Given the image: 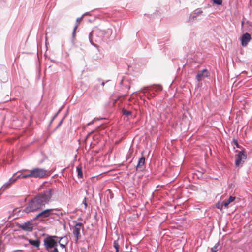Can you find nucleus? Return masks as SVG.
<instances>
[{"mask_svg": "<svg viewBox=\"0 0 252 252\" xmlns=\"http://www.w3.org/2000/svg\"><path fill=\"white\" fill-rule=\"evenodd\" d=\"M55 192L53 188H48L42 192L38 193L28 203L24 211L27 213L37 211L48 204L52 200Z\"/></svg>", "mask_w": 252, "mask_h": 252, "instance_id": "f257e3e1", "label": "nucleus"}, {"mask_svg": "<svg viewBox=\"0 0 252 252\" xmlns=\"http://www.w3.org/2000/svg\"><path fill=\"white\" fill-rule=\"evenodd\" d=\"M224 206L223 202H218L216 205V207L220 210H221Z\"/></svg>", "mask_w": 252, "mask_h": 252, "instance_id": "5701e85b", "label": "nucleus"}, {"mask_svg": "<svg viewBox=\"0 0 252 252\" xmlns=\"http://www.w3.org/2000/svg\"><path fill=\"white\" fill-rule=\"evenodd\" d=\"M31 171L34 178H43L48 176V171L44 168L35 167L31 169Z\"/></svg>", "mask_w": 252, "mask_h": 252, "instance_id": "20e7f679", "label": "nucleus"}, {"mask_svg": "<svg viewBox=\"0 0 252 252\" xmlns=\"http://www.w3.org/2000/svg\"><path fill=\"white\" fill-rule=\"evenodd\" d=\"M52 211V209H47L46 210H44L42 211H41L40 213H38L35 217V219H37V218L39 217H43V218H46L50 215H51V211Z\"/></svg>", "mask_w": 252, "mask_h": 252, "instance_id": "9b49d317", "label": "nucleus"}, {"mask_svg": "<svg viewBox=\"0 0 252 252\" xmlns=\"http://www.w3.org/2000/svg\"><path fill=\"white\" fill-rule=\"evenodd\" d=\"M63 119L61 120V121H60V122L59 123V125H58V126H59L61 125V124L62 123V122H63Z\"/></svg>", "mask_w": 252, "mask_h": 252, "instance_id": "c756f323", "label": "nucleus"}, {"mask_svg": "<svg viewBox=\"0 0 252 252\" xmlns=\"http://www.w3.org/2000/svg\"><path fill=\"white\" fill-rule=\"evenodd\" d=\"M202 12L203 11L200 9H197L194 11L192 12L189 15V22L193 21L195 18L200 16L202 13Z\"/></svg>", "mask_w": 252, "mask_h": 252, "instance_id": "9d476101", "label": "nucleus"}, {"mask_svg": "<svg viewBox=\"0 0 252 252\" xmlns=\"http://www.w3.org/2000/svg\"><path fill=\"white\" fill-rule=\"evenodd\" d=\"M116 252H119V251H117V250H115Z\"/></svg>", "mask_w": 252, "mask_h": 252, "instance_id": "72a5a7b5", "label": "nucleus"}, {"mask_svg": "<svg viewBox=\"0 0 252 252\" xmlns=\"http://www.w3.org/2000/svg\"><path fill=\"white\" fill-rule=\"evenodd\" d=\"M213 1L217 5H221L222 3V0H213Z\"/></svg>", "mask_w": 252, "mask_h": 252, "instance_id": "393cba45", "label": "nucleus"}, {"mask_svg": "<svg viewBox=\"0 0 252 252\" xmlns=\"http://www.w3.org/2000/svg\"><path fill=\"white\" fill-rule=\"evenodd\" d=\"M82 229L83 231V225L81 222H77L74 228H73V234L75 237V241L77 242L78 240L80 238V231Z\"/></svg>", "mask_w": 252, "mask_h": 252, "instance_id": "39448f33", "label": "nucleus"}, {"mask_svg": "<svg viewBox=\"0 0 252 252\" xmlns=\"http://www.w3.org/2000/svg\"><path fill=\"white\" fill-rule=\"evenodd\" d=\"M19 227L24 231H32L33 229V224L30 221H28L19 225Z\"/></svg>", "mask_w": 252, "mask_h": 252, "instance_id": "0eeeda50", "label": "nucleus"}, {"mask_svg": "<svg viewBox=\"0 0 252 252\" xmlns=\"http://www.w3.org/2000/svg\"><path fill=\"white\" fill-rule=\"evenodd\" d=\"M24 171H28V172H29V173L28 174H23V177H22L23 179H26V178H33L31 170H29L27 169H25V170H24Z\"/></svg>", "mask_w": 252, "mask_h": 252, "instance_id": "f3484780", "label": "nucleus"}, {"mask_svg": "<svg viewBox=\"0 0 252 252\" xmlns=\"http://www.w3.org/2000/svg\"><path fill=\"white\" fill-rule=\"evenodd\" d=\"M235 144L236 145L237 147H239L237 141H235Z\"/></svg>", "mask_w": 252, "mask_h": 252, "instance_id": "7c9ffc66", "label": "nucleus"}, {"mask_svg": "<svg viewBox=\"0 0 252 252\" xmlns=\"http://www.w3.org/2000/svg\"><path fill=\"white\" fill-rule=\"evenodd\" d=\"M113 247L115 249V250L119 251V245L118 243V240H115L113 242Z\"/></svg>", "mask_w": 252, "mask_h": 252, "instance_id": "412c9836", "label": "nucleus"}, {"mask_svg": "<svg viewBox=\"0 0 252 252\" xmlns=\"http://www.w3.org/2000/svg\"><path fill=\"white\" fill-rule=\"evenodd\" d=\"M94 120H94L92 121H91V122L89 123L88 124V125H91L93 124L94 123Z\"/></svg>", "mask_w": 252, "mask_h": 252, "instance_id": "c85d7f7f", "label": "nucleus"}, {"mask_svg": "<svg viewBox=\"0 0 252 252\" xmlns=\"http://www.w3.org/2000/svg\"><path fill=\"white\" fill-rule=\"evenodd\" d=\"M59 111H58V113H57V114L55 116V117H56V116L58 114V113H59Z\"/></svg>", "mask_w": 252, "mask_h": 252, "instance_id": "473e14b6", "label": "nucleus"}, {"mask_svg": "<svg viewBox=\"0 0 252 252\" xmlns=\"http://www.w3.org/2000/svg\"><path fill=\"white\" fill-rule=\"evenodd\" d=\"M104 84H105V83H104V82H102V83H101V85H102V86H104Z\"/></svg>", "mask_w": 252, "mask_h": 252, "instance_id": "2f4dec72", "label": "nucleus"}, {"mask_svg": "<svg viewBox=\"0 0 252 252\" xmlns=\"http://www.w3.org/2000/svg\"><path fill=\"white\" fill-rule=\"evenodd\" d=\"M219 246V242L217 243L215 245L211 248V252H216L218 250V247Z\"/></svg>", "mask_w": 252, "mask_h": 252, "instance_id": "4be33fe9", "label": "nucleus"}, {"mask_svg": "<svg viewBox=\"0 0 252 252\" xmlns=\"http://www.w3.org/2000/svg\"><path fill=\"white\" fill-rule=\"evenodd\" d=\"M209 76V72L206 69L199 71L196 76V79L198 81L203 80L204 78Z\"/></svg>", "mask_w": 252, "mask_h": 252, "instance_id": "6e6552de", "label": "nucleus"}, {"mask_svg": "<svg viewBox=\"0 0 252 252\" xmlns=\"http://www.w3.org/2000/svg\"><path fill=\"white\" fill-rule=\"evenodd\" d=\"M23 175L22 174H20L17 176V177L15 179H23Z\"/></svg>", "mask_w": 252, "mask_h": 252, "instance_id": "bb28decb", "label": "nucleus"}, {"mask_svg": "<svg viewBox=\"0 0 252 252\" xmlns=\"http://www.w3.org/2000/svg\"><path fill=\"white\" fill-rule=\"evenodd\" d=\"M60 246V247L62 248V249H64L65 248V245H64V244H61L60 243H58Z\"/></svg>", "mask_w": 252, "mask_h": 252, "instance_id": "cd10ccee", "label": "nucleus"}, {"mask_svg": "<svg viewBox=\"0 0 252 252\" xmlns=\"http://www.w3.org/2000/svg\"><path fill=\"white\" fill-rule=\"evenodd\" d=\"M76 170L77 172V176L79 178H82L83 177V172L81 167L77 166L76 167Z\"/></svg>", "mask_w": 252, "mask_h": 252, "instance_id": "6ab92c4d", "label": "nucleus"}, {"mask_svg": "<svg viewBox=\"0 0 252 252\" xmlns=\"http://www.w3.org/2000/svg\"><path fill=\"white\" fill-rule=\"evenodd\" d=\"M26 240L28 241L31 245L35 247L36 248H38L39 247L40 242L39 239L33 240L26 238Z\"/></svg>", "mask_w": 252, "mask_h": 252, "instance_id": "ddd939ff", "label": "nucleus"}, {"mask_svg": "<svg viewBox=\"0 0 252 252\" xmlns=\"http://www.w3.org/2000/svg\"><path fill=\"white\" fill-rule=\"evenodd\" d=\"M83 203L85 205V207L86 208L87 206V202H86V198H85L83 201Z\"/></svg>", "mask_w": 252, "mask_h": 252, "instance_id": "a878e982", "label": "nucleus"}, {"mask_svg": "<svg viewBox=\"0 0 252 252\" xmlns=\"http://www.w3.org/2000/svg\"><path fill=\"white\" fill-rule=\"evenodd\" d=\"M162 88L160 85H155V86H153L151 88V90L152 91L157 92V91H160L162 90Z\"/></svg>", "mask_w": 252, "mask_h": 252, "instance_id": "a211bd4d", "label": "nucleus"}, {"mask_svg": "<svg viewBox=\"0 0 252 252\" xmlns=\"http://www.w3.org/2000/svg\"><path fill=\"white\" fill-rule=\"evenodd\" d=\"M81 19H82V17L77 18V19H76V24L75 26L74 27L73 31V32H72V37H73V38H74V37H75L76 30V29H77V27L78 26L79 23L81 20Z\"/></svg>", "mask_w": 252, "mask_h": 252, "instance_id": "2eb2a0df", "label": "nucleus"}, {"mask_svg": "<svg viewBox=\"0 0 252 252\" xmlns=\"http://www.w3.org/2000/svg\"><path fill=\"white\" fill-rule=\"evenodd\" d=\"M52 211H51V215H59V214L56 212V211H60V209H59L58 208H54V209H51Z\"/></svg>", "mask_w": 252, "mask_h": 252, "instance_id": "b1692460", "label": "nucleus"}, {"mask_svg": "<svg viewBox=\"0 0 252 252\" xmlns=\"http://www.w3.org/2000/svg\"><path fill=\"white\" fill-rule=\"evenodd\" d=\"M235 165L237 167L242 164L247 158V156L243 151H239L236 155Z\"/></svg>", "mask_w": 252, "mask_h": 252, "instance_id": "423d86ee", "label": "nucleus"}, {"mask_svg": "<svg viewBox=\"0 0 252 252\" xmlns=\"http://www.w3.org/2000/svg\"><path fill=\"white\" fill-rule=\"evenodd\" d=\"M106 32L99 29L93 30L89 34V41L94 46L98 48V46L94 42L101 43L103 40V37Z\"/></svg>", "mask_w": 252, "mask_h": 252, "instance_id": "f03ea898", "label": "nucleus"}, {"mask_svg": "<svg viewBox=\"0 0 252 252\" xmlns=\"http://www.w3.org/2000/svg\"><path fill=\"white\" fill-rule=\"evenodd\" d=\"M235 199V197H233L231 196H230L229 199L227 201L223 202L224 206L225 207H227L230 203L234 201Z\"/></svg>", "mask_w": 252, "mask_h": 252, "instance_id": "dca6fc26", "label": "nucleus"}, {"mask_svg": "<svg viewBox=\"0 0 252 252\" xmlns=\"http://www.w3.org/2000/svg\"><path fill=\"white\" fill-rule=\"evenodd\" d=\"M251 39V35L248 33H245L243 34L241 41V44L243 47H246L248 43L250 42V41Z\"/></svg>", "mask_w": 252, "mask_h": 252, "instance_id": "1a4fd4ad", "label": "nucleus"}, {"mask_svg": "<svg viewBox=\"0 0 252 252\" xmlns=\"http://www.w3.org/2000/svg\"><path fill=\"white\" fill-rule=\"evenodd\" d=\"M17 181V179H14L12 177L10 178L8 181L5 184L3 185V186L1 188L0 190L4 191L7 188H9L11 184L14 183Z\"/></svg>", "mask_w": 252, "mask_h": 252, "instance_id": "f8f14e48", "label": "nucleus"}, {"mask_svg": "<svg viewBox=\"0 0 252 252\" xmlns=\"http://www.w3.org/2000/svg\"><path fill=\"white\" fill-rule=\"evenodd\" d=\"M145 158L144 157H141L138 160V163L136 166V168L138 169V168H141L145 163Z\"/></svg>", "mask_w": 252, "mask_h": 252, "instance_id": "4468645a", "label": "nucleus"}, {"mask_svg": "<svg viewBox=\"0 0 252 252\" xmlns=\"http://www.w3.org/2000/svg\"><path fill=\"white\" fill-rule=\"evenodd\" d=\"M122 113H123V115H124L125 116H128L131 115V111L127 110L125 109H122Z\"/></svg>", "mask_w": 252, "mask_h": 252, "instance_id": "aec40b11", "label": "nucleus"}, {"mask_svg": "<svg viewBox=\"0 0 252 252\" xmlns=\"http://www.w3.org/2000/svg\"><path fill=\"white\" fill-rule=\"evenodd\" d=\"M62 238L55 236H48L44 239V245L46 250L54 249L53 252H59L57 248L58 243H60Z\"/></svg>", "mask_w": 252, "mask_h": 252, "instance_id": "7ed1b4c3", "label": "nucleus"}]
</instances>
